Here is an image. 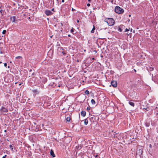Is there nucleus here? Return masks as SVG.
Masks as SVG:
<instances>
[{
    "instance_id": "c9c22d12",
    "label": "nucleus",
    "mask_w": 158,
    "mask_h": 158,
    "mask_svg": "<svg viewBox=\"0 0 158 158\" xmlns=\"http://www.w3.org/2000/svg\"><path fill=\"white\" fill-rule=\"evenodd\" d=\"M129 17L131 16V15H129Z\"/></svg>"
},
{
    "instance_id": "f257e3e1",
    "label": "nucleus",
    "mask_w": 158,
    "mask_h": 158,
    "mask_svg": "<svg viewBox=\"0 0 158 158\" xmlns=\"http://www.w3.org/2000/svg\"><path fill=\"white\" fill-rule=\"evenodd\" d=\"M143 150V148L142 146H140L137 149L136 154V158H141L142 157Z\"/></svg>"
},
{
    "instance_id": "0eeeda50",
    "label": "nucleus",
    "mask_w": 158,
    "mask_h": 158,
    "mask_svg": "<svg viewBox=\"0 0 158 158\" xmlns=\"http://www.w3.org/2000/svg\"><path fill=\"white\" fill-rule=\"evenodd\" d=\"M11 20L13 22H15L16 20V17L15 16L11 17L10 18Z\"/></svg>"
},
{
    "instance_id": "ea45409f",
    "label": "nucleus",
    "mask_w": 158,
    "mask_h": 158,
    "mask_svg": "<svg viewBox=\"0 0 158 158\" xmlns=\"http://www.w3.org/2000/svg\"><path fill=\"white\" fill-rule=\"evenodd\" d=\"M2 63V62H0V63Z\"/></svg>"
},
{
    "instance_id": "2f4dec72",
    "label": "nucleus",
    "mask_w": 158,
    "mask_h": 158,
    "mask_svg": "<svg viewBox=\"0 0 158 158\" xmlns=\"http://www.w3.org/2000/svg\"><path fill=\"white\" fill-rule=\"evenodd\" d=\"M0 53H1V54L2 53V52L1 51Z\"/></svg>"
},
{
    "instance_id": "f704fd0d",
    "label": "nucleus",
    "mask_w": 158,
    "mask_h": 158,
    "mask_svg": "<svg viewBox=\"0 0 158 158\" xmlns=\"http://www.w3.org/2000/svg\"><path fill=\"white\" fill-rule=\"evenodd\" d=\"M134 71H135V72H136V70H135V69H134Z\"/></svg>"
},
{
    "instance_id": "58836bf2",
    "label": "nucleus",
    "mask_w": 158,
    "mask_h": 158,
    "mask_svg": "<svg viewBox=\"0 0 158 158\" xmlns=\"http://www.w3.org/2000/svg\"><path fill=\"white\" fill-rule=\"evenodd\" d=\"M130 19H129V20H128V21H129H129H130Z\"/></svg>"
},
{
    "instance_id": "2eb2a0df",
    "label": "nucleus",
    "mask_w": 158,
    "mask_h": 158,
    "mask_svg": "<svg viewBox=\"0 0 158 158\" xmlns=\"http://www.w3.org/2000/svg\"><path fill=\"white\" fill-rule=\"evenodd\" d=\"M95 30V27L94 26V27L93 28L92 30L91 31V32L92 33H93L94 32V30Z\"/></svg>"
},
{
    "instance_id": "e433bc0d",
    "label": "nucleus",
    "mask_w": 158,
    "mask_h": 158,
    "mask_svg": "<svg viewBox=\"0 0 158 158\" xmlns=\"http://www.w3.org/2000/svg\"><path fill=\"white\" fill-rule=\"evenodd\" d=\"M68 36H69V37H70V35H69Z\"/></svg>"
},
{
    "instance_id": "9d476101",
    "label": "nucleus",
    "mask_w": 158,
    "mask_h": 158,
    "mask_svg": "<svg viewBox=\"0 0 158 158\" xmlns=\"http://www.w3.org/2000/svg\"><path fill=\"white\" fill-rule=\"evenodd\" d=\"M50 154L53 157H55V155L53 151L52 150H51L50 151Z\"/></svg>"
},
{
    "instance_id": "aec40b11",
    "label": "nucleus",
    "mask_w": 158,
    "mask_h": 158,
    "mask_svg": "<svg viewBox=\"0 0 158 158\" xmlns=\"http://www.w3.org/2000/svg\"><path fill=\"white\" fill-rule=\"evenodd\" d=\"M10 148H11V150H13V146H12V145H10Z\"/></svg>"
},
{
    "instance_id": "6ab92c4d",
    "label": "nucleus",
    "mask_w": 158,
    "mask_h": 158,
    "mask_svg": "<svg viewBox=\"0 0 158 158\" xmlns=\"http://www.w3.org/2000/svg\"><path fill=\"white\" fill-rule=\"evenodd\" d=\"M22 57L21 56H18L17 57H15L16 59H18V58H21Z\"/></svg>"
},
{
    "instance_id": "4c0bfd02",
    "label": "nucleus",
    "mask_w": 158,
    "mask_h": 158,
    "mask_svg": "<svg viewBox=\"0 0 158 158\" xmlns=\"http://www.w3.org/2000/svg\"><path fill=\"white\" fill-rule=\"evenodd\" d=\"M21 85V83H20V84H19V85Z\"/></svg>"
},
{
    "instance_id": "9b49d317",
    "label": "nucleus",
    "mask_w": 158,
    "mask_h": 158,
    "mask_svg": "<svg viewBox=\"0 0 158 158\" xmlns=\"http://www.w3.org/2000/svg\"><path fill=\"white\" fill-rule=\"evenodd\" d=\"M88 120L87 119H85L84 120V124L85 125H87L88 124Z\"/></svg>"
},
{
    "instance_id": "b1692460",
    "label": "nucleus",
    "mask_w": 158,
    "mask_h": 158,
    "mask_svg": "<svg viewBox=\"0 0 158 158\" xmlns=\"http://www.w3.org/2000/svg\"><path fill=\"white\" fill-rule=\"evenodd\" d=\"M6 156H7L6 155H5L4 156H3L2 157V158H6Z\"/></svg>"
},
{
    "instance_id": "f03ea898",
    "label": "nucleus",
    "mask_w": 158,
    "mask_h": 158,
    "mask_svg": "<svg viewBox=\"0 0 158 158\" xmlns=\"http://www.w3.org/2000/svg\"><path fill=\"white\" fill-rule=\"evenodd\" d=\"M104 21L109 26L113 25L115 23L114 20L111 18H106L104 20Z\"/></svg>"
},
{
    "instance_id": "a19ab883",
    "label": "nucleus",
    "mask_w": 158,
    "mask_h": 158,
    "mask_svg": "<svg viewBox=\"0 0 158 158\" xmlns=\"http://www.w3.org/2000/svg\"><path fill=\"white\" fill-rule=\"evenodd\" d=\"M57 1H58V0H57Z\"/></svg>"
},
{
    "instance_id": "c756f323",
    "label": "nucleus",
    "mask_w": 158,
    "mask_h": 158,
    "mask_svg": "<svg viewBox=\"0 0 158 158\" xmlns=\"http://www.w3.org/2000/svg\"><path fill=\"white\" fill-rule=\"evenodd\" d=\"M89 2H90L91 1V0H88Z\"/></svg>"
},
{
    "instance_id": "39448f33",
    "label": "nucleus",
    "mask_w": 158,
    "mask_h": 158,
    "mask_svg": "<svg viewBox=\"0 0 158 158\" xmlns=\"http://www.w3.org/2000/svg\"><path fill=\"white\" fill-rule=\"evenodd\" d=\"M45 13L47 16L50 15L52 14V12L50 10H47L45 11Z\"/></svg>"
},
{
    "instance_id": "cd10ccee",
    "label": "nucleus",
    "mask_w": 158,
    "mask_h": 158,
    "mask_svg": "<svg viewBox=\"0 0 158 158\" xmlns=\"http://www.w3.org/2000/svg\"><path fill=\"white\" fill-rule=\"evenodd\" d=\"M77 23H79V21L78 20H77Z\"/></svg>"
},
{
    "instance_id": "f3484780",
    "label": "nucleus",
    "mask_w": 158,
    "mask_h": 158,
    "mask_svg": "<svg viewBox=\"0 0 158 158\" xmlns=\"http://www.w3.org/2000/svg\"><path fill=\"white\" fill-rule=\"evenodd\" d=\"M145 125L147 127H148L149 126L150 123H145Z\"/></svg>"
},
{
    "instance_id": "473e14b6",
    "label": "nucleus",
    "mask_w": 158,
    "mask_h": 158,
    "mask_svg": "<svg viewBox=\"0 0 158 158\" xmlns=\"http://www.w3.org/2000/svg\"><path fill=\"white\" fill-rule=\"evenodd\" d=\"M4 132H6V130H5L4 131Z\"/></svg>"
},
{
    "instance_id": "6e6552de",
    "label": "nucleus",
    "mask_w": 158,
    "mask_h": 158,
    "mask_svg": "<svg viewBox=\"0 0 158 158\" xmlns=\"http://www.w3.org/2000/svg\"><path fill=\"white\" fill-rule=\"evenodd\" d=\"M124 26L123 25H121L119 26V27H118V31H119L120 32H121L122 31V28H123V27Z\"/></svg>"
},
{
    "instance_id": "7ed1b4c3",
    "label": "nucleus",
    "mask_w": 158,
    "mask_h": 158,
    "mask_svg": "<svg viewBox=\"0 0 158 158\" xmlns=\"http://www.w3.org/2000/svg\"><path fill=\"white\" fill-rule=\"evenodd\" d=\"M115 11L118 14H122L124 12V10L119 6H117L115 8Z\"/></svg>"
},
{
    "instance_id": "423d86ee",
    "label": "nucleus",
    "mask_w": 158,
    "mask_h": 158,
    "mask_svg": "<svg viewBox=\"0 0 158 158\" xmlns=\"http://www.w3.org/2000/svg\"><path fill=\"white\" fill-rule=\"evenodd\" d=\"M0 111L2 112H8V110L3 106L2 107Z\"/></svg>"
},
{
    "instance_id": "f8f14e48",
    "label": "nucleus",
    "mask_w": 158,
    "mask_h": 158,
    "mask_svg": "<svg viewBox=\"0 0 158 158\" xmlns=\"http://www.w3.org/2000/svg\"><path fill=\"white\" fill-rule=\"evenodd\" d=\"M129 103L131 106H134V104L133 102H129Z\"/></svg>"
},
{
    "instance_id": "1a4fd4ad",
    "label": "nucleus",
    "mask_w": 158,
    "mask_h": 158,
    "mask_svg": "<svg viewBox=\"0 0 158 158\" xmlns=\"http://www.w3.org/2000/svg\"><path fill=\"white\" fill-rule=\"evenodd\" d=\"M81 115L83 117L85 116L86 115L85 111H82L81 112Z\"/></svg>"
},
{
    "instance_id": "ddd939ff",
    "label": "nucleus",
    "mask_w": 158,
    "mask_h": 158,
    "mask_svg": "<svg viewBox=\"0 0 158 158\" xmlns=\"http://www.w3.org/2000/svg\"><path fill=\"white\" fill-rule=\"evenodd\" d=\"M71 118L69 117H68L66 119V120L67 122H69Z\"/></svg>"
},
{
    "instance_id": "bb28decb",
    "label": "nucleus",
    "mask_w": 158,
    "mask_h": 158,
    "mask_svg": "<svg viewBox=\"0 0 158 158\" xmlns=\"http://www.w3.org/2000/svg\"><path fill=\"white\" fill-rule=\"evenodd\" d=\"M71 32H73V29H71Z\"/></svg>"
},
{
    "instance_id": "dca6fc26",
    "label": "nucleus",
    "mask_w": 158,
    "mask_h": 158,
    "mask_svg": "<svg viewBox=\"0 0 158 158\" xmlns=\"http://www.w3.org/2000/svg\"><path fill=\"white\" fill-rule=\"evenodd\" d=\"M85 93L86 94H89V92L88 90H86L85 91Z\"/></svg>"
},
{
    "instance_id": "a878e982",
    "label": "nucleus",
    "mask_w": 158,
    "mask_h": 158,
    "mask_svg": "<svg viewBox=\"0 0 158 158\" xmlns=\"http://www.w3.org/2000/svg\"><path fill=\"white\" fill-rule=\"evenodd\" d=\"M87 6H90V4L89 3H88V4H87Z\"/></svg>"
},
{
    "instance_id": "4be33fe9",
    "label": "nucleus",
    "mask_w": 158,
    "mask_h": 158,
    "mask_svg": "<svg viewBox=\"0 0 158 158\" xmlns=\"http://www.w3.org/2000/svg\"><path fill=\"white\" fill-rule=\"evenodd\" d=\"M153 68H150V71H153Z\"/></svg>"
},
{
    "instance_id": "a211bd4d",
    "label": "nucleus",
    "mask_w": 158,
    "mask_h": 158,
    "mask_svg": "<svg viewBox=\"0 0 158 158\" xmlns=\"http://www.w3.org/2000/svg\"><path fill=\"white\" fill-rule=\"evenodd\" d=\"M6 32V30H3V31H2V33L3 34H5Z\"/></svg>"
},
{
    "instance_id": "20e7f679",
    "label": "nucleus",
    "mask_w": 158,
    "mask_h": 158,
    "mask_svg": "<svg viewBox=\"0 0 158 158\" xmlns=\"http://www.w3.org/2000/svg\"><path fill=\"white\" fill-rule=\"evenodd\" d=\"M111 84L114 87H116L117 86V83L116 81H112L111 82Z\"/></svg>"
},
{
    "instance_id": "c85d7f7f",
    "label": "nucleus",
    "mask_w": 158,
    "mask_h": 158,
    "mask_svg": "<svg viewBox=\"0 0 158 158\" xmlns=\"http://www.w3.org/2000/svg\"><path fill=\"white\" fill-rule=\"evenodd\" d=\"M62 2H64V0H62Z\"/></svg>"
},
{
    "instance_id": "4468645a",
    "label": "nucleus",
    "mask_w": 158,
    "mask_h": 158,
    "mask_svg": "<svg viewBox=\"0 0 158 158\" xmlns=\"http://www.w3.org/2000/svg\"><path fill=\"white\" fill-rule=\"evenodd\" d=\"M91 102L93 104H95V101L93 99L91 100Z\"/></svg>"
},
{
    "instance_id": "412c9836",
    "label": "nucleus",
    "mask_w": 158,
    "mask_h": 158,
    "mask_svg": "<svg viewBox=\"0 0 158 158\" xmlns=\"http://www.w3.org/2000/svg\"><path fill=\"white\" fill-rule=\"evenodd\" d=\"M129 30V29H128L127 28H126L125 29V32H127Z\"/></svg>"
},
{
    "instance_id": "7c9ffc66",
    "label": "nucleus",
    "mask_w": 158,
    "mask_h": 158,
    "mask_svg": "<svg viewBox=\"0 0 158 158\" xmlns=\"http://www.w3.org/2000/svg\"><path fill=\"white\" fill-rule=\"evenodd\" d=\"M87 109L88 110H89V108H88V107L87 108Z\"/></svg>"
},
{
    "instance_id": "393cba45",
    "label": "nucleus",
    "mask_w": 158,
    "mask_h": 158,
    "mask_svg": "<svg viewBox=\"0 0 158 158\" xmlns=\"http://www.w3.org/2000/svg\"><path fill=\"white\" fill-rule=\"evenodd\" d=\"M149 147L150 148H152V145L151 144H150L149 145Z\"/></svg>"
},
{
    "instance_id": "72a5a7b5",
    "label": "nucleus",
    "mask_w": 158,
    "mask_h": 158,
    "mask_svg": "<svg viewBox=\"0 0 158 158\" xmlns=\"http://www.w3.org/2000/svg\"><path fill=\"white\" fill-rule=\"evenodd\" d=\"M52 11H53L54 10V9L53 8L52 9Z\"/></svg>"
},
{
    "instance_id": "5701e85b",
    "label": "nucleus",
    "mask_w": 158,
    "mask_h": 158,
    "mask_svg": "<svg viewBox=\"0 0 158 158\" xmlns=\"http://www.w3.org/2000/svg\"><path fill=\"white\" fill-rule=\"evenodd\" d=\"M4 66L5 67H6V66H7V64H6V63H5L4 64Z\"/></svg>"
}]
</instances>
